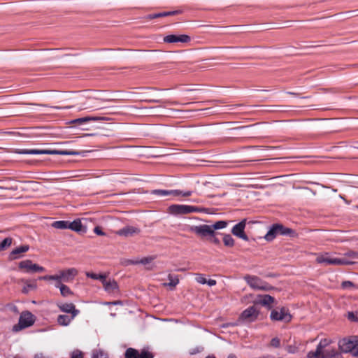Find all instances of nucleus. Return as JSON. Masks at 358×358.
<instances>
[{"mask_svg":"<svg viewBox=\"0 0 358 358\" xmlns=\"http://www.w3.org/2000/svg\"><path fill=\"white\" fill-rule=\"evenodd\" d=\"M332 341L329 338L322 339L315 351H310L308 358H343L342 354L336 348L329 347Z\"/></svg>","mask_w":358,"mask_h":358,"instance_id":"f257e3e1","label":"nucleus"},{"mask_svg":"<svg viewBox=\"0 0 358 358\" xmlns=\"http://www.w3.org/2000/svg\"><path fill=\"white\" fill-rule=\"evenodd\" d=\"M77 274V269L75 268H70L61 270L58 272V273L55 275H47L41 276L38 278V279L43 280H53L55 282V283L71 282L73 280Z\"/></svg>","mask_w":358,"mask_h":358,"instance_id":"f03ea898","label":"nucleus"},{"mask_svg":"<svg viewBox=\"0 0 358 358\" xmlns=\"http://www.w3.org/2000/svg\"><path fill=\"white\" fill-rule=\"evenodd\" d=\"M316 255V262L318 264L325 265H350L354 264L352 260H348L346 258L334 257L328 252L319 253Z\"/></svg>","mask_w":358,"mask_h":358,"instance_id":"7ed1b4c3","label":"nucleus"},{"mask_svg":"<svg viewBox=\"0 0 358 358\" xmlns=\"http://www.w3.org/2000/svg\"><path fill=\"white\" fill-rule=\"evenodd\" d=\"M19 154L24 155H77L79 154L77 151L73 150H39V149H23L16 151Z\"/></svg>","mask_w":358,"mask_h":358,"instance_id":"20e7f679","label":"nucleus"},{"mask_svg":"<svg viewBox=\"0 0 358 358\" xmlns=\"http://www.w3.org/2000/svg\"><path fill=\"white\" fill-rule=\"evenodd\" d=\"M244 280L253 289L269 291L273 289L271 285L264 282L257 276L248 275L244 277Z\"/></svg>","mask_w":358,"mask_h":358,"instance_id":"39448f33","label":"nucleus"},{"mask_svg":"<svg viewBox=\"0 0 358 358\" xmlns=\"http://www.w3.org/2000/svg\"><path fill=\"white\" fill-rule=\"evenodd\" d=\"M35 319L33 314L30 312L26 311L21 313L18 324L13 327V331H19L23 329L31 326L34 323Z\"/></svg>","mask_w":358,"mask_h":358,"instance_id":"423d86ee","label":"nucleus"},{"mask_svg":"<svg viewBox=\"0 0 358 358\" xmlns=\"http://www.w3.org/2000/svg\"><path fill=\"white\" fill-rule=\"evenodd\" d=\"M169 210L173 215H185L192 213L201 212L199 207L189 205L173 204L169 207Z\"/></svg>","mask_w":358,"mask_h":358,"instance_id":"0eeeda50","label":"nucleus"},{"mask_svg":"<svg viewBox=\"0 0 358 358\" xmlns=\"http://www.w3.org/2000/svg\"><path fill=\"white\" fill-rule=\"evenodd\" d=\"M356 341H357V337L356 336H351L341 339L338 343L339 350H341L340 352H350L352 355L356 345Z\"/></svg>","mask_w":358,"mask_h":358,"instance_id":"6e6552de","label":"nucleus"},{"mask_svg":"<svg viewBox=\"0 0 358 358\" xmlns=\"http://www.w3.org/2000/svg\"><path fill=\"white\" fill-rule=\"evenodd\" d=\"M152 194L159 196H189L192 194V191H180L178 189H155L152 191Z\"/></svg>","mask_w":358,"mask_h":358,"instance_id":"1a4fd4ad","label":"nucleus"},{"mask_svg":"<svg viewBox=\"0 0 358 358\" xmlns=\"http://www.w3.org/2000/svg\"><path fill=\"white\" fill-rule=\"evenodd\" d=\"M19 268L24 270L26 273L44 272L45 268L38 264H34L31 260L26 259L19 263Z\"/></svg>","mask_w":358,"mask_h":358,"instance_id":"9d476101","label":"nucleus"},{"mask_svg":"<svg viewBox=\"0 0 358 358\" xmlns=\"http://www.w3.org/2000/svg\"><path fill=\"white\" fill-rule=\"evenodd\" d=\"M271 319L275 321L289 322L291 315L288 310L285 308H276L271 311Z\"/></svg>","mask_w":358,"mask_h":358,"instance_id":"9b49d317","label":"nucleus"},{"mask_svg":"<svg viewBox=\"0 0 358 358\" xmlns=\"http://www.w3.org/2000/svg\"><path fill=\"white\" fill-rule=\"evenodd\" d=\"M247 224V220L243 219L238 224H235L232 229L231 233L234 236L241 238L245 241L249 240L248 236L245 233V229Z\"/></svg>","mask_w":358,"mask_h":358,"instance_id":"f8f14e48","label":"nucleus"},{"mask_svg":"<svg viewBox=\"0 0 358 358\" xmlns=\"http://www.w3.org/2000/svg\"><path fill=\"white\" fill-rule=\"evenodd\" d=\"M259 311L255 306H250L245 309L241 315V319L246 322H252L257 320Z\"/></svg>","mask_w":358,"mask_h":358,"instance_id":"ddd939ff","label":"nucleus"},{"mask_svg":"<svg viewBox=\"0 0 358 358\" xmlns=\"http://www.w3.org/2000/svg\"><path fill=\"white\" fill-rule=\"evenodd\" d=\"M56 306L60 311L73 315V317H76L80 313V310L76 308L73 303L58 301L56 303Z\"/></svg>","mask_w":358,"mask_h":358,"instance_id":"4468645a","label":"nucleus"},{"mask_svg":"<svg viewBox=\"0 0 358 358\" xmlns=\"http://www.w3.org/2000/svg\"><path fill=\"white\" fill-rule=\"evenodd\" d=\"M191 231L202 237L208 236H213L215 235V232L213 231V228L210 225L207 224L192 227Z\"/></svg>","mask_w":358,"mask_h":358,"instance_id":"2eb2a0df","label":"nucleus"},{"mask_svg":"<svg viewBox=\"0 0 358 358\" xmlns=\"http://www.w3.org/2000/svg\"><path fill=\"white\" fill-rule=\"evenodd\" d=\"M164 41L167 43H187L190 41V37L186 34L182 35H167L164 38Z\"/></svg>","mask_w":358,"mask_h":358,"instance_id":"dca6fc26","label":"nucleus"},{"mask_svg":"<svg viewBox=\"0 0 358 358\" xmlns=\"http://www.w3.org/2000/svg\"><path fill=\"white\" fill-rule=\"evenodd\" d=\"M102 285L105 291L109 294H116L118 292V285L114 280H107L106 277L102 282Z\"/></svg>","mask_w":358,"mask_h":358,"instance_id":"f3484780","label":"nucleus"},{"mask_svg":"<svg viewBox=\"0 0 358 358\" xmlns=\"http://www.w3.org/2000/svg\"><path fill=\"white\" fill-rule=\"evenodd\" d=\"M69 229L78 233L85 234L87 231V227L83 226L80 220L77 219L73 222L69 221Z\"/></svg>","mask_w":358,"mask_h":358,"instance_id":"a211bd4d","label":"nucleus"},{"mask_svg":"<svg viewBox=\"0 0 358 358\" xmlns=\"http://www.w3.org/2000/svg\"><path fill=\"white\" fill-rule=\"evenodd\" d=\"M140 232L139 229L133 227V226H126L125 227L118 230L116 234L119 236H122L125 237L131 236L134 234H138Z\"/></svg>","mask_w":358,"mask_h":358,"instance_id":"6ab92c4d","label":"nucleus"},{"mask_svg":"<svg viewBox=\"0 0 358 358\" xmlns=\"http://www.w3.org/2000/svg\"><path fill=\"white\" fill-rule=\"evenodd\" d=\"M29 249V247L27 245H21L18 248H16L10 253L9 259L11 260L18 259L21 257L22 253L27 252Z\"/></svg>","mask_w":358,"mask_h":358,"instance_id":"aec40b11","label":"nucleus"},{"mask_svg":"<svg viewBox=\"0 0 358 358\" xmlns=\"http://www.w3.org/2000/svg\"><path fill=\"white\" fill-rule=\"evenodd\" d=\"M274 301L275 299L273 296L266 294L259 296L257 303L271 308V305L274 302Z\"/></svg>","mask_w":358,"mask_h":358,"instance_id":"412c9836","label":"nucleus"},{"mask_svg":"<svg viewBox=\"0 0 358 358\" xmlns=\"http://www.w3.org/2000/svg\"><path fill=\"white\" fill-rule=\"evenodd\" d=\"M280 227H281L280 226V224H275L272 225L266 234L264 236V238L268 241L273 240L278 235V229H280Z\"/></svg>","mask_w":358,"mask_h":358,"instance_id":"4be33fe9","label":"nucleus"},{"mask_svg":"<svg viewBox=\"0 0 358 358\" xmlns=\"http://www.w3.org/2000/svg\"><path fill=\"white\" fill-rule=\"evenodd\" d=\"M76 317H73V315H59L57 318V322L60 326H68L71 324V322L74 320Z\"/></svg>","mask_w":358,"mask_h":358,"instance_id":"5701e85b","label":"nucleus"},{"mask_svg":"<svg viewBox=\"0 0 358 358\" xmlns=\"http://www.w3.org/2000/svg\"><path fill=\"white\" fill-rule=\"evenodd\" d=\"M55 287L59 288L62 296L68 297L73 294L71 289L64 283H55Z\"/></svg>","mask_w":358,"mask_h":358,"instance_id":"b1692460","label":"nucleus"},{"mask_svg":"<svg viewBox=\"0 0 358 358\" xmlns=\"http://www.w3.org/2000/svg\"><path fill=\"white\" fill-rule=\"evenodd\" d=\"M24 285L22 288V292L27 294L31 290H34L37 288L36 280H22Z\"/></svg>","mask_w":358,"mask_h":358,"instance_id":"393cba45","label":"nucleus"},{"mask_svg":"<svg viewBox=\"0 0 358 358\" xmlns=\"http://www.w3.org/2000/svg\"><path fill=\"white\" fill-rule=\"evenodd\" d=\"M153 260H154L153 257H143L141 259H138L136 261H130V263L132 264H141L145 266H147L148 268H150L151 264H152Z\"/></svg>","mask_w":358,"mask_h":358,"instance_id":"a878e982","label":"nucleus"},{"mask_svg":"<svg viewBox=\"0 0 358 358\" xmlns=\"http://www.w3.org/2000/svg\"><path fill=\"white\" fill-rule=\"evenodd\" d=\"M98 120H99V117L88 116L73 120L70 122L72 124H83L90 121H96Z\"/></svg>","mask_w":358,"mask_h":358,"instance_id":"bb28decb","label":"nucleus"},{"mask_svg":"<svg viewBox=\"0 0 358 358\" xmlns=\"http://www.w3.org/2000/svg\"><path fill=\"white\" fill-rule=\"evenodd\" d=\"M51 226L53 228H55L57 229H69V221H66V220L55 221L51 224Z\"/></svg>","mask_w":358,"mask_h":358,"instance_id":"cd10ccee","label":"nucleus"},{"mask_svg":"<svg viewBox=\"0 0 358 358\" xmlns=\"http://www.w3.org/2000/svg\"><path fill=\"white\" fill-rule=\"evenodd\" d=\"M125 358H139V351L129 348L125 352Z\"/></svg>","mask_w":358,"mask_h":358,"instance_id":"c85d7f7f","label":"nucleus"},{"mask_svg":"<svg viewBox=\"0 0 358 358\" xmlns=\"http://www.w3.org/2000/svg\"><path fill=\"white\" fill-rule=\"evenodd\" d=\"M223 242L224 245L228 247H233L235 241L232 236L229 234H225L223 237Z\"/></svg>","mask_w":358,"mask_h":358,"instance_id":"c756f323","label":"nucleus"},{"mask_svg":"<svg viewBox=\"0 0 358 358\" xmlns=\"http://www.w3.org/2000/svg\"><path fill=\"white\" fill-rule=\"evenodd\" d=\"M227 222L223 220L216 222L214 224L210 225V227L213 228V231L214 232L215 230L224 229L227 227Z\"/></svg>","mask_w":358,"mask_h":358,"instance_id":"7c9ffc66","label":"nucleus"},{"mask_svg":"<svg viewBox=\"0 0 358 358\" xmlns=\"http://www.w3.org/2000/svg\"><path fill=\"white\" fill-rule=\"evenodd\" d=\"M12 243L11 238H6L2 241L0 242V251L4 250L7 248H8Z\"/></svg>","mask_w":358,"mask_h":358,"instance_id":"2f4dec72","label":"nucleus"},{"mask_svg":"<svg viewBox=\"0 0 358 358\" xmlns=\"http://www.w3.org/2000/svg\"><path fill=\"white\" fill-rule=\"evenodd\" d=\"M86 275L88 278H90L94 280H101V282H103V280H104V278L106 276V275H103V274H97V273H90V272H87L86 273Z\"/></svg>","mask_w":358,"mask_h":358,"instance_id":"473e14b6","label":"nucleus"},{"mask_svg":"<svg viewBox=\"0 0 358 358\" xmlns=\"http://www.w3.org/2000/svg\"><path fill=\"white\" fill-rule=\"evenodd\" d=\"M92 358H108V354L100 350L93 352Z\"/></svg>","mask_w":358,"mask_h":358,"instance_id":"72a5a7b5","label":"nucleus"},{"mask_svg":"<svg viewBox=\"0 0 358 358\" xmlns=\"http://www.w3.org/2000/svg\"><path fill=\"white\" fill-rule=\"evenodd\" d=\"M139 358H153V355L148 350L143 349L139 352Z\"/></svg>","mask_w":358,"mask_h":358,"instance_id":"f704fd0d","label":"nucleus"},{"mask_svg":"<svg viewBox=\"0 0 358 358\" xmlns=\"http://www.w3.org/2000/svg\"><path fill=\"white\" fill-rule=\"evenodd\" d=\"M281 227L280 229H278V235H288L292 232V229L289 228H286L283 227V225L280 224Z\"/></svg>","mask_w":358,"mask_h":358,"instance_id":"c9c22d12","label":"nucleus"},{"mask_svg":"<svg viewBox=\"0 0 358 358\" xmlns=\"http://www.w3.org/2000/svg\"><path fill=\"white\" fill-rule=\"evenodd\" d=\"M157 17H162V12L158 13H153V14L148 15L145 16L144 18L145 20L148 21V20H153V19H155Z\"/></svg>","mask_w":358,"mask_h":358,"instance_id":"e433bc0d","label":"nucleus"},{"mask_svg":"<svg viewBox=\"0 0 358 358\" xmlns=\"http://www.w3.org/2000/svg\"><path fill=\"white\" fill-rule=\"evenodd\" d=\"M341 287L343 289H350L352 287H355V285H354V283L352 282L346 280V281H343L342 282Z\"/></svg>","mask_w":358,"mask_h":358,"instance_id":"4c0bfd02","label":"nucleus"},{"mask_svg":"<svg viewBox=\"0 0 358 358\" xmlns=\"http://www.w3.org/2000/svg\"><path fill=\"white\" fill-rule=\"evenodd\" d=\"M181 13H182L181 10H173V11L162 12V17H167V16L180 14Z\"/></svg>","mask_w":358,"mask_h":358,"instance_id":"58836bf2","label":"nucleus"},{"mask_svg":"<svg viewBox=\"0 0 358 358\" xmlns=\"http://www.w3.org/2000/svg\"><path fill=\"white\" fill-rule=\"evenodd\" d=\"M181 13H182L181 10H173V11L162 12V17H167V16L180 14Z\"/></svg>","mask_w":358,"mask_h":358,"instance_id":"ea45409f","label":"nucleus"},{"mask_svg":"<svg viewBox=\"0 0 358 358\" xmlns=\"http://www.w3.org/2000/svg\"><path fill=\"white\" fill-rule=\"evenodd\" d=\"M195 280L199 284L204 285L206 283V279L203 274H197Z\"/></svg>","mask_w":358,"mask_h":358,"instance_id":"a19ab883","label":"nucleus"},{"mask_svg":"<svg viewBox=\"0 0 358 358\" xmlns=\"http://www.w3.org/2000/svg\"><path fill=\"white\" fill-rule=\"evenodd\" d=\"M71 358H83V355L81 351L76 350L72 352Z\"/></svg>","mask_w":358,"mask_h":358,"instance_id":"79ce46f5","label":"nucleus"},{"mask_svg":"<svg viewBox=\"0 0 358 358\" xmlns=\"http://www.w3.org/2000/svg\"><path fill=\"white\" fill-rule=\"evenodd\" d=\"M357 257V254L353 251H350L345 254V257L343 258H346L347 259L350 260V259H355Z\"/></svg>","mask_w":358,"mask_h":358,"instance_id":"37998d69","label":"nucleus"},{"mask_svg":"<svg viewBox=\"0 0 358 358\" xmlns=\"http://www.w3.org/2000/svg\"><path fill=\"white\" fill-rule=\"evenodd\" d=\"M280 344V339L278 338H273L271 341V345L274 348H279Z\"/></svg>","mask_w":358,"mask_h":358,"instance_id":"c03bdc74","label":"nucleus"},{"mask_svg":"<svg viewBox=\"0 0 358 358\" xmlns=\"http://www.w3.org/2000/svg\"><path fill=\"white\" fill-rule=\"evenodd\" d=\"M94 232L99 236H105V233L102 231L100 227H96L94 229Z\"/></svg>","mask_w":358,"mask_h":358,"instance_id":"a18cd8bd","label":"nucleus"},{"mask_svg":"<svg viewBox=\"0 0 358 358\" xmlns=\"http://www.w3.org/2000/svg\"><path fill=\"white\" fill-rule=\"evenodd\" d=\"M287 350L289 353H292V354H294L295 352H296L297 351V349L295 346H292V345H289L287 348Z\"/></svg>","mask_w":358,"mask_h":358,"instance_id":"49530a36","label":"nucleus"},{"mask_svg":"<svg viewBox=\"0 0 358 358\" xmlns=\"http://www.w3.org/2000/svg\"><path fill=\"white\" fill-rule=\"evenodd\" d=\"M352 356L358 357V341H356V345L353 350Z\"/></svg>","mask_w":358,"mask_h":358,"instance_id":"de8ad7c7","label":"nucleus"},{"mask_svg":"<svg viewBox=\"0 0 358 358\" xmlns=\"http://www.w3.org/2000/svg\"><path fill=\"white\" fill-rule=\"evenodd\" d=\"M178 282H179L178 279H173V280H171L170 282L169 283V285L175 287Z\"/></svg>","mask_w":358,"mask_h":358,"instance_id":"09e8293b","label":"nucleus"},{"mask_svg":"<svg viewBox=\"0 0 358 358\" xmlns=\"http://www.w3.org/2000/svg\"><path fill=\"white\" fill-rule=\"evenodd\" d=\"M206 284H208L209 286H214L216 285V280L213 279H210L208 280H206Z\"/></svg>","mask_w":358,"mask_h":358,"instance_id":"8fccbe9b","label":"nucleus"},{"mask_svg":"<svg viewBox=\"0 0 358 358\" xmlns=\"http://www.w3.org/2000/svg\"><path fill=\"white\" fill-rule=\"evenodd\" d=\"M34 358H50L49 357H46L43 355L42 353L36 354Z\"/></svg>","mask_w":358,"mask_h":358,"instance_id":"3c124183","label":"nucleus"},{"mask_svg":"<svg viewBox=\"0 0 358 358\" xmlns=\"http://www.w3.org/2000/svg\"><path fill=\"white\" fill-rule=\"evenodd\" d=\"M52 108H55V109H64V108H70L71 107L70 106H66V107L53 106Z\"/></svg>","mask_w":358,"mask_h":358,"instance_id":"603ef678","label":"nucleus"},{"mask_svg":"<svg viewBox=\"0 0 358 358\" xmlns=\"http://www.w3.org/2000/svg\"><path fill=\"white\" fill-rule=\"evenodd\" d=\"M348 317H349V319H352V320L354 319L353 313H348Z\"/></svg>","mask_w":358,"mask_h":358,"instance_id":"864d4df0","label":"nucleus"},{"mask_svg":"<svg viewBox=\"0 0 358 358\" xmlns=\"http://www.w3.org/2000/svg\"><path fill=\"white\" fill-rule=\"evenodd\" d=\"M227 358H236V357L234 355H231Z\"/></svg>","mask_w":358,"mask_h":358,"instance_id":"5fc2aeb1","label":"nucleus"},{"mask_svg":"<svg viewBox=\"0 0 358 358\" xmlns=\"http://www.w3.org/2000/svg\"><path fill=\"white\" fill-rule=\"evenodd\" d=\"M206 358H215L214 356H208Z\"/></svg>","mask_w":358,"mask_h":358,"instance_id":"6e6d98bb","label":"nucleus"},{"mask_svg":"<svg viewBox=\"0 0 358 358\" xmlns=\"http://www.w3.org/2000/svg\"><path fill=\"white\" fill-rule=\"evenodd\" d=\"M120 303V302H118V301H115V302H113L112 303H113V304H117V303Z\"/></svg>","mask_w":358,"mask_h":358,"instance_id":"4d7b16f0","label":"nucleus"},{"mask_svg":"<svg viewBox=\"0 0 358 358\" xmlns=\"http://www.w3.org/2000/svg\"><path fill=\"white\" fill-rule=\"evenodd\" d=\"M14 358H20V357H14Z\"/></svg>","mask_w":358,"mask_h":358,"instance_id":"13d9d810","label":"nucleus"},{"mask_svg":"<svg viewBox=\"0 0 358 358\" xmlns=\"http://www.w3.org/2000/svg\"><path fill=\"white\" fill-rule=\"evenodd\" d=\"M357 288H358V287H357Z\"/></svg>","mask_w":358,"mask_h":358,"instance_id":"bf43d9fd","label":"nucleus"}]
</instances>
